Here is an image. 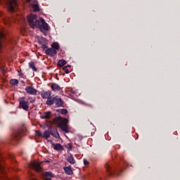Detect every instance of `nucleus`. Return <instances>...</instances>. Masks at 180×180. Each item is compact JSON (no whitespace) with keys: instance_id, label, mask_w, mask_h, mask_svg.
<instances>
[{"instance_id":"nucleus-8","label":"nucleus","mask_w":180,"mask_h":180,"mask_svg":"<svg viewBox=\"0 0 180 180\" xmlns=\"http://www.w3.org/2000/svg\"><path fill=\"white\" fill-rule=\"evenodd\" d=\"M26 97L20 98V108L24 110H29V101H25Z\"/></svg>"},{"instance_id":"nucleus-5","label":"nucleus","mask_w":180,"mask_h":180,"mask_svg":"<svg viewBox=\"0 0 180 180\" xmlns=\"http://www.w3.org/2000/svg\"><path fill=\"white\" fill-rule=\"evenodd\" d=\"M26 131H27V129H26L25 127L19 129L18 131L13 134V141H19V140L22 139V136L26 134Z\"/></svg>"},{"instance_id":"nucleus-33","label":"nucleus","mask_w":180,"mask_h":180,"mask_svg":"<svg viewBox=\"0 0 180 180\" xmlns=\"http://www.w3.org/2000/svg\"><path fill=\"white\" fill-rule=\"evenodd\" d=\"M83 162H84V165H89V162L88 160H86V159H84Z\"/></svg>"},{"instance_id":"nucleus-28","label":"nucleus","mask_w":180,"mask_h":180,"mask_svg":"<svg viewBox=\"0 0 180 180\" xmlns=\"http://www.w3.org/2000/svg\"><path fill=\"white\" fill-rule=\"evenodd\" d=\"M28 99L30 103H34L36 102V97H30Z\"/></svg>"},{"instance_id":"nucleus-13","label":"nucleus","mask_w":180,"mask_h":180,"mask_svg":"<svg viewBox=\"0 0 180 180\" xmlns=\"http://www.w3.org/2000/svg\"><path fill=\"white\" fill-rule=\"evenodd\" d=\"M6 39V35L2 31H0V50L2 49V41Z\"/></svg>"},{"instance_id":"nucleus-17","label":"nucleus","mask_w":180,"mask_h":180,"mask_svg":"<svg viewBox=\"0 0 180 180\" xmlns=\"http://www.w3.org/2000/svg\"><path fill=\"white\" fill-rule=\"evenodd\" d=\"M50 133H51V136H53L56 139H59L60 134H58V131H57V129H50Z\"/></svg>"},{"instance_id":"nucleus-21","label":"nucleus","mask_w":180,"mask_h":180,"mask_svg":"<svg viewBox=\"0 0 180 180\" xmlns=\"http://www.w3.org/2000/svg\"><path fill=\"white\" fill-rule=\"evenodd\" d=\"M51 49L55 50V51H57V50H59L60 49V45L57 42H53L51 44Z\"/></svg>"},{"instance_id":"nucleus-14","label":"nucleus","mask_w":180,"mask_h":180,"mask_svg":"<svg viewBox=\"0 0 180 180\" xmlns=\"http://www.w3.org/2000/svg\"><path fill=\"white\" fill-rule=\"evenodd\" d=\"M51 89H53L55 92H57L61 90V87L57 83H52Z\"/></svg>"},{"instance_id":"nucleus-24","label":"nucleus","mask_w":180,"mask_h":180,"mask_svg":"<svg viewBox=\"0 0 180 180\" xmlns=\"http://www.w3.org/2000/svg\"><path fill=\"white\" fill-rule=\"evenodd\" d=\"M38 43L39 44H41V45L47 43V39H46V38L44 37H41L38 39Z\"/></svg>"},{"instance_id":"nucleus-10","label":"nucleus","mask_w":180,"mask_h":180,"mask_svg":"<svg viewBox=\"0 0 180 180\" xmlns=\"http://www.w3.org/2000/svg\"><path fill=\"white\" fill-rule=\"evenodd\" d=\"M56 176L51 172H45L42 174V178L44 180H51Z\"/></svg>"},{"instance_id":"nucleus-22","label":"nucleus","mask_w":180,"mask_h":180,"mask_svg":"<svg viewBox=\"0 0 180 180\" xmlns=\"http://www.w3.org/2000/svg\"><path fill=\"white\" fill-rule=\"evenodd\" d=\"M65 64H67V60L61 59L60 60H58V67H64V65H65Z\"/></svg>"},{"instance_id":"nucleus-36","label":"nucleus","mask_w":180,"mask_h":180,"mask_svg":"<svg viewBox=\"0 0 180 180\" xmlns=\"http://www.w3.org/2000/svg\"><path fill=\"white\" fill-rule=\"evenodd\" d=\"M18 75L19 77H23V73H22L21 72H18Z\"/></svg>"},{"instance_id":"nucleus-23","label":"nucleus","mask_w":180,"mask_h":180,"mask_svg":"<svg viewBox=\"0 0 180 180\" xmlns=\"http://www.w3.org/2000/svg\"><path fill=\"white\" fill-rule=\"evenodd\" d=\"M50 134H51V132H50V131H45L44 132V134H43V135H42V137L44 138V139H46V140H47V139H49L50 138Z\"/></svg>"},{"instance_id":"nucleus-40","label":"nucleus","mask_w":180,"mask_h":180,"mask_svg":"<svg viewBox=\"0 0 180 180\" xmlns=\"http://www.w3.org/2000/svg\"><path fill=\"white\" fill-rule=\"evenodd\" d=\"M0 16H2V13H0Z\"/></svg>"},{"instance_id":"nucleus-38","label":"nucleus","mask_w":180,"mask_h":180,"mask_svg":"<svg viewBox=\"0 0 180 180\" xmlns=\"http://www.w3.org/2000/svg\"><path fill=\"white\" fill-rule=\"evenodd\" d=\"M31 180H37V179H36L34 178H31Z\"/></svg>"},{"instance_id":"nucleus-39","label":"nucleus","mask_w":180,"mask_h":180,"mask_svg":"<svg viewBox=\"0 0 180 180\" xmlns=\"http://www.w3.org/2000/svg\"><path fill=\"white\" fill-rule=\"evenodd\" d=\"M0 124H2V121L0 120Z\"/></svg>"},{"instance_id":"nucleus-2","label":"nucleus","mask_w":180,"mask_h":180,"mask_svg":"<svg viewBox=\"0 0 180 180\" xmlns=\"http://www.w3.org/2000/svg\"><path fill=\"white\" fill-rule=\"evenodd\" d=\"M104 167L109 176H112V175H117V176H120L122 175V172H123V169H122L120 167H118L116 165L111 163L110 162L105 164Z\"/></svg>"},{"instance_id":"nucleus-4","label":"nucleus","mask_w":180,"mask_h":180,"mask_svg":"<svg viewBox=\"0 0 180 180\" xmlns=\"http://www.w3.org/2000/svg\"><path fill=\"white\" fill-rule=\"evenodd\" d=\"M56 123L58 126V128L64 131V133H70V130H68V120L67 118H63L61 117H58L56 119Z\"/></svg>"},{"instance_id":"nucleus-15","label":"nucleus","mask_w":180,"mask_h":180,"mask_svg":"<svg viewBox=\"0 0 180 180\" xmlns=\"http://www.w3.org/2000/svg\"><path fill=\"white\" fill-rule=\"evenodd\" d=\"M53 150H56V151H64V147L60 143H56Z\"/></svg>"},{"instance_id":"nucleus-30","label":"nucleus","mask_w":180,"mask_h":180,"mask_svg":"<svg viewBox=\"0 0 180 180\" xmlns=\"http://www.w3.org/2000/svg\"><path fill=\"white\" fill-rule=\"evenodd\" d=\"M63 71H64L65 74H70V70H68V68H67V67H63Z\"/></svg>"},{"instance_id":"nucleus-9","label":"nucleus","mask_w":180,"mask_h":180,"mask_svg":"<svg viewBox=\"0 0 180 180\" xmlns=\"http://www.w3.org/2000/svg\"><path fill=\"white\" fill-rule=\"evenodd\" d=\"M25 91L29 95H37V90L32 86H28L25 87Z\"/></svg>"},{"instance_id":"nucleus-20","label":"nucleus","mask_w":180,"mask_h":180,"mask_svg":"<svg viewBox=\"0 0 180 180\" xmlns=\"http://www.w3.org/2000/svg\"><path fill=\"white\" fill-rule=\"evenodd\" d=\"M31 6H32V9L34 12H40V8H39V4H31Z\"/></svg>"},{"instance_id":"nucleus-32","label":"nucleus","mask_w":180,"mask_h":180,"mask_svg":"<svg viewBox=\"0 0 180 180\" xmlns=\"http://www.w3.org/2000/svg\"><path fill=\"white\" fill-rule=\"evenodd\" d=\"M27 2L28 4H30L31 2H32V4H37V0H27Z\"/></svg>"},{"instance_id":"nucleus-6","label":"nucleus","mask_w":180,"mask_h":180,"mask_svg":"<svg viewBox=\"0 0 180 180\" xmlns=\"http://www.w3.org/2000/svg\"><path fill=\"white\" fill-rule=\"evenodd\" d=\"M5 4L7 5L9 12H13L15 11V8L18 6V2L16 0H5Z\"/></svg>"},{"instance_id":"nucleus-34","label":"nucleus","mask_w":180,"mask_h":180,"mask_svg":"<svg viewBox=\"0 0 180 180\" xmlns=\"http://www.w3.org/2000/svg\"><path fill=\"white\" fill-rule=\"evenodd\" d=\"M41 49H43L44 50L46 49H47V44H46V43L42 44V45H41Z\"/></svg>"},{"instance_id":"nucleus-3","label":"nucleus","mask_w":180,"mask_h":180,"mask_svg":"<svg viewBox=\"0 0 180 180\" xmlns=\"http://www.w3.org/2000/svg\"><path fill=\"white\" fill-rule=\"evenodd\" d=\"M46 103L49 106H51L56 103V108H61L64 105V101H63V99L60 96L53 95L46 101Z\"/></svg>"},{"instance_id":"nucleus-37","label":"nucleus","mask_w":180,"mask_h":180,"mask_svg":"<svg viewBox=\"0 0 180 180\" xmlns=\"http://www.w3.org/2000/svg\"><path fill=\"white\" fill-rule=\"evenodd\" d=\"M65 67H67V68H71V65H66Z\"/></svg>"},{"instance_id":"nucleus-41","label":"nucleus","mask_w":180,"mask_h":180,"mask_svg":"<svg viewBox=\"0 0 180 180\" xmlns=\"http://www.w3.org/2000/svg\"><path fill=\"white\" fill-rule=\"evenodd\" d=\"M33 175V174L31 173V176Z\"/></svg>"},{"instance_id":"nucleus-26","label":"nucleus","mask_w":180,"mask_h":180,"mask_svg":"<svg viewBox=\"0 0 180 180\" xmlns=\"http://www.w3.org/2000/svg\"><path fill=\"white\" fill-rule=\"evenodd\" d=\"M65 148L68 149V151H72V144L68 143L65 146Z\"/></svg>"},{"instance_id":"nucleus-18","label":"nucleus","mask_w":180,"mask_h":180,"mask_svg":"<svg viewBox=\"0 0 180 180\" xmlns=\"http://www.w3.org/2000/svg\"><path fill=\"white\" fill-rule=\"evenodd\" d=\"M63 169L67 175H72V169H71V166L65 167Z\"/></svg>"},{"instance_id":"nucleus-11","label":"nucleus","mask_w":180,"mask_h":180,"mask_svg":"<svg viewBox=\"0 0 180 180\" xmlns=\"http://www.w3.org/2000/svg\"><path fill=\"white\" fill-rule=\"evenodd\" d=\"M45 54L51 57H55V56H57V51L52 48H48L45 50Z\"/></svg>"},{"instance_id":"nucleus-12","label":"nucleus","mask_w":180,"mask_h":180,"mask_svg":"<svg viewBox=\"0 0 180 180\" xmlns=\"http://www.w3.org/2000/svg\"><path fill=\"white\" fill-rule=\"evenodd\" d=\"M41 98H43V99H47V101H49V99L51 98V91H46L43 90L42 91H41Z\"/></svg>"},{"instance_id":"nucleus-25","label":"nucleus","mask_w":180,"mask_h":180,"mask_svg":"<svg viewBox=\"0 0 180 180\" xmlns=\"http://www.w3.org/2000/svg\"><path fill=\"white\" fill-rule=\"evenodd\" d=\"M29 67L30 68H32V71H34V72L37 71V68H36V66H34V62H32V61L30 62Z\"/></svg>"},{"instance_id":"nucleus-7","label":"nucleus","mask_w":180,"mask_h":180,"mask_svg":"<svg viewBox=\"0 0 180 180\" xmlns=\"http://www.w3.org/2000/svg\"><path fill=\"white\" fill-rule=\"evenodd\" d=\"M28 167L30 169H34V171H37V172H41L43 170V168H41L40 164L34 161L28 164Z\"/></svg>"},{"instance_id":"nucleus-31","label":"nucleus","mask_w":180,"mask_h":180,"mask_svg":"<svg viewBox=\"0 0 180 180\" xmlns=\"http://www.w3.org/2000/svg\"><path fill=\"white\" fill-rule=\"evenodd\" d=\"M35 134L37 137H41V132L40 131H35Z\"/></svg>"},{"instance_id":"nucleus-29","label":"nucleus","mask_w":180,"mask_h":180,"mask_svg":"<svg viewBox=\"0 0 180 180\" xmlns=\"http://www.w3.org/2000/svg\"><path fill=\"white\" fill-rule=\"evenodd\" d=\"M60 113L61 115H67V113H68V111L67 110V109L63 108L60 110Z\"/></svg>"},{"instance_id":"nucleus-35","label":"nucleus","mask_w":180,"mask_h":180,"mask_svg":"<svg viewBox=\"0 0 180 180\" xmlns=\"http://www.w3.org/2000/svg\"><path fill=\"white\" fill-rule=\"evenodd\" d=\"M4 23H5L6 25H11V21H10V20H5V21H4Z\"/></svg>"},{"instance_id":"nucleus-1","label":"nucleus","mask_w":180,"mask_h":180,"mask_svg":"<svg viewBox=\"0 0 180 180\" xmlns=\"http://www.w3.org/2000/svg\"><path fill=\"white\" fill-rule=\"evenodd\" d=\"M28 22L30 23V27L34 29H39L41 32H47L49 30V24L46 22L44 19L40 18V20H37V15L31 14L27 17Z\"/></svg>"},{"instance_id":"nucleus-16","label":"nucleus","mask_w":180,"mask_h":180,"mask_svg":"<svg viewBox=\"0 0 180 180\" xmlns=\"http://www.w3.org/2000/svg\"><path fill=\"white\" fill-rule=\"evenodd\" d=\"M50 117H51V112L50 111L45 112L41 115V119H50Z\"/></svg>"},{"instance_id":"nucleus-19","label":"nucleus","mask_w":180,"mask_h":180,"mask_svg":"<svg viewBox=\"0 0 180 180\" xmlns=\"http://www.w3.org/2000/svg\"><path fill=\"white\" fill-rule=\"evenodd\" d=\"M68 162L70 164L74 165L75 164V159H74V156L72 155H70L67 158Z\"/></svg>"},{"instance_id":"nucleus-27","label":"nucleus","mask_w":180,"mask_h":180,"mask_svg":"<svg viewBox=\"0 0 180 180\" xmlns=\"http://www.w3.org/2000/svg\"><path fill=\"white\" fill-rule=\"evenodd\" d=\"M11 85H18V84H19V81L16 79H11Z\"/></svg>"}]
</instances>
